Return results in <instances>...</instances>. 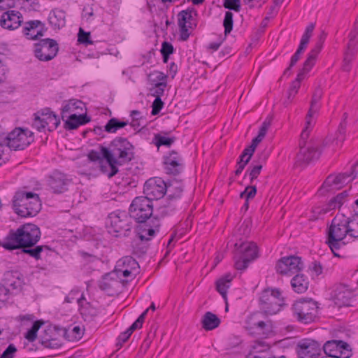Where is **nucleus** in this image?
<instances>
[{
	"instance_id": "423d86ee",
	"label": "nucleus",
	"mask_w": 358,
	"mask_h": 358,
	"mask_svg": "<svg viewBox=\"0 0 358 358\" xmlns=\"http://www.w3.org/2000/svg\"><path fill=\"white\" fill-rule=\"evenodd\" d=\"M109 234L115 237H126L132 227V218L126 211L115 210L110 213L106 221Z\"/></svg>"
},
{
	"instance_id": "393cba45",
	"label": "nucleus",
	"mask_w": 358,
	"mask_h": 358,
	"mask_svg": "<svg viewBox=\"0 0 358 358\" xmlns=\"http://www.w3.org/2000/svg\"><path fill=\"white\" fill-rule=\"evenodd\" d=\"M352 297V291L346 285H341L335 291L334 303L338 307L348 306L350 305Z\"/></svg>"
},
{
	"instance_id": "338daca9",
	"label": "nucleus",
	"mask_w": 358,
	"mask_h": 358,
	"mask_svg": "<svg viewBox=\"0 0 358 358\" xmlns=\"http://www.w3.org/2000/svg\"><path fill=\"white\" fill-rule=\"evenodd\" d=\"M354 57H355V56L348 55L345 54L344 60H343V62H344L343 70L344 71H350V64L353 60Z\"/></svg>"
},
{
	"instance_id": "39448f33",
	"label": "nucleus",
	"mask_w": 358,
	"mask_h": 358,
	"mask_svg": "<svg viewBox=\"0 0 358 358\" xmlns=\"http://www.w3.org/2000/svg\"><path fill=\"white\" fill-rule=\"evenodd\" d=\"M173 184L169 185L161 178H152L148 180L143 188V193L150 201L152 200H158L162 199L166 192L168 194V198L170 200L178 199L180 198L182 189L180 186L177 187V193L172 194Z\"/></svg>"
},
{
	"instance_id": "f03ea898",
	"label": "nucleus",
	"mask_w": 358,
	"mask_h": 358,
	"mask_svg": "<svg viewBox=\"0 0 358 358\" xmlns=\"http://www.w3.org/2000/svg\"><path fill=\"white\" fill-rule=\"evenodd\" d=\"M134 147L126 138L117 137L113 139L108 147L101 146L103 158L109 166L110 171L107 172L108 178L115 176L119 166H122L134 158ZM103 172L106 173L103 166H101Z\"/></svg>"
},
{
	"instance_id": "a19ab883",
	"label": "nucleus",
	"mask_w": 358,
	"mask_h": 358,
	"mask_svg": "<svg viewBox=\"0 0 358 358\" xmlns=\"http://www.w3.org/2000/svg\"><path fill=\"white\" fill-rule=\"evenodd\" d=\"M234 15L231 11H227L223 21V26L224 27V34L228 35L233 29L234 25Z\"/></svg>"
},
{
	"instance_id": "603ef678",
	"label": "nucleus",
	"mask_w": 358,
	"mask_h": 358,
	"mask_svg": "<svg viewBox=\"0 0 358 358\" xmlns=\"http://www.w3.org/2000/svg\"><path fill=\"white\" fill-rule=\"evenodd\" d=\"M94 15V9L90 6H86L83 8L82 12V18L87 22H91L93 20Z\"/></svg>"
},
{
	"instance_id": "72a5a7b5",
	"label": "nucleus",
	"mask_w": 358,
	"mask_h": 358,
	"mask_svg": "<svg viewBox=\"0 0 358 358\" xmlns=\"http://www.w3.org/2000/svg\"><path fill=\"white\" fill-rule=\"evenodd\" d=\"M127 124V121H121L115 117H113L104 126V131L108 133H115L118 129L124 127Z\"/></svg>"
},
{
	"instance_id": "37998d69",
	"label": "nucleus",
	"mask_w": 358,
	"mask_h": 358,
	"mask_svg": "<svg viewBox=\"0 0 358 358\" xmlns=\"http://www.w3.org/2000/svg\"><path fill=\"white\" fill-rule=\"evenodd\" d=\"M148 312V309H146L138 317V319L127 329V331L129 332L131 335L132 333L137 329H140L142 327L143 323L145 320V317Z\"/></svg>"
},
{
	"instance_id": "c85d7f7f",
	"label": "nucleus",
	"mask_w": 358,
	"mask_h": 358,
	"mask_svg": "<svg viewBox=\"0 0 358 358\" xmlns=\"http://www.w3.org/2000/svg\"><path fill=\"white\" fill-rule=\"evenodd\" d=\"M220 322V318L215 314L209 311L204 314L201 320L202 327L206 331L217 328Z\"/></svg>"
},
{
	"instance_id": "dca6fc26",
	"label": "nucleus",
	"mask_w": 358,
	"mask_h": 358,
	"mask_svg": "<svg viewBox=\"0 0 358 358\" xmlns=\"http://www.w3.org/2000/svg\"><path fill=\"white\" fill-rule=\"evenodd\" d=\"M322 348L324 352L329 358H338L339 357H350L351 356L350 345L343 341H328L324 344Z\"/></svg>"
},
{
	"instance_id": "20e7f679",
	"label": "nucleus",
	"mask_w": 358,
	"mask_h": 358,
	"mask_svg": "<svg viewBox=\"0 0 358 358\" xmlns=\"http://www.w3.org/2000/svg\"><path fill=\"white\" fill-rule=\"evenodd\" d=\"M12 202L14 211L23 217H34L41 208L38 194L24 190L16 192Z\"/></svg>"
},
{
	"instance_id": "de8ad7c7",
	"label": "nucleus",
	"mask_w": 358,
	"mask_h": 358,
	"mask_svg": "<svg viewBox=\"0 0 358 358\" xmlns=\"http://www.w3.org/2000/svg\"><path fill=\"white\" fill-rule=\"evenodd\" d=\"M315 57L310 54H308V56L306 60L303 63V69L299 73H303V78L306 73H307L311 68L313 66L315 61Z\"/></svg>"
},
{
	"instance_id": "9d476101",
	"label": "nucleus",
	"mask_w": 358,
	"mask_h": 358,
	"mask_svg": "<svg viewBox=\"0 0 358 358\" xmlns=\"http://www.w3.org/2000/svg\"><path fill=\"white\" fill-rule=\"evenodd\" d=\"M317 308V303L312 299L297 301L292 306L294 315L303 324H309L315 320Z\"/></svg>"
},
{
	"instance_id": "58836bf2",
	"label": "nucleus",
	"mask_w": 358,
	"mask_h": 358,
	"mask_svg": "<svg viewBox=\"0 0 358 358\" xmlns=\"http://www.w3.org/2000/svg\"><path fill=\"white\" fill-rule=\"evenodd\" d=\"M43 324V322L40 321H36L34 322L31 328L27 331V332L25 334V338L27 339L30 342L34 341L37 338V332L41 325Z\"/></svg>"
},
{
	"instance_id": "a878e982",
	"label": "nucleus",
	"mask_w": 358,
	"mask_h": 358,
	"mask_svg": "<svg viewBox=\"0 0 358 358\" xmlns=\"http://www.w3.org/2000/svg\"><path fill=\"white\" fill-rule=\"evenodd\" d=\"M322 96V90L320 87H317L314 93L312 96V99L310 101V106L307 113V123L308 124H310V118L313 117L314 115L317 113L320 108V101Z\"/></svg>"
},
{
	"instance_id": "6e6d98bb",
	"label": "nucleus",
	"mask_w": 358,
	"mask_h": 358,
	"mask_svg": "<svg viewBox=\"0 0 358 358\" xmlns=\"http://www.w3.org/2000/svg\"><path fill=\"white\" fill-rule=\"evenodd\" d=\"M164 103L159 97L155 98L152 104V115H157L163 108Z\"/></svg>"
},
{
	"instance_id": "f704fd0d",
	"label": "nucleus",
	"mask_w": 358,
	"mask_h": 358,
	"mask_svg": "<svg viewBox=\"0 0 358 358\" xmlns=\"http://www.w3.org/2000/svg\"><path fill=\"white\" fill-rule=\"evenodd\" d=\"M176 141V137H167L161 134H157L153 138L155 145L159 148L161 146L170 147Z\"/></svg>"
},
{
	"instance_id": "5701e85b",
	"label": "nucleus",
	"mask_w": 358,
	"mask_h": 358,
	"mask_svg": "<svg viewBox=\"0 0 358 358\" xmlns=\"http://www.w3.org/2000/svg\"><path fill=\"white\" fill-rule=\"evenodd\" d=\"M46 31L45 24L40 20H31L25 23L23 33L27 39H37L43 36Z\"/></svg>"
},
{
	"instance_id": "a211bd4d",
	"label": "nucleus",
	"mask_w": 358,
	"mask_h": 358,
	"mask_svg": "<svg viewBox=\"0 0 358 358\" xmlns=\"http://www.w3.org/2000/svg\"><path fill=\"white\" fill-rule=\"evenodd\" d=\"M299 358H320L321 356V345L311 339H303L296 345Z\"/></svg>"
},
{
	"instance_id": "052dcab7",
	"label": "nucleus",
	"mask_w": 358,
	"mask_h": 358,
	"mask_svg": "<svg viewBox=\"0 0 358 358\" xmlns=\"http://www.w3.org/2000/svg\"><path fill=\"white\" fill-rule=\"evenodd\" d=\"M88 159L92 162L101 161L104 159L102 157L101 152H99L96 150H92L87 155Z\"/></svg>"
},
{
	"instance_id": "4c0bfd02",
	"label": "nucleus",
	"mask_w": 358,
	"mask_h": 358,
	"mask_svg": "<svg viewBox=\"0 0 358 358\" xmlns=\"http://www.w3.org/2000/svg\"><path fill=\"white\" fill-rule=\"evenodd\" d=\"M262 169V165H261V164H256V165L251 164L248 167L247 171L245 173V178L248 175L250 177V182L252 184L254 182V180L260 174Z\"/></svg>"
},
{
	"instance_id": "69168bd1",
	"label": "nucleus",
	"mask_w": 358,
	"mask_h": 358,
	"mask_svg": "<svg viewBox=\"0 0 358 358\" xmlns=\"http://www.w3.org/2000/svg\"><path fill=\"white\" fill-rule=\"evenodd\" d=\"M354 57H355V56L348 55L345 54L344 60H343V62H344L343 70L344 71H350V64L353 60Z\"/></svg>"
},
{
	"instance_id": "aec40b11",
	"label": "nucleus",
	"mask_w": 358,
	"mask_h": 358,
	"mask_svg": "<svg viewBox=\"0 0 358 358\" xmlns=\"http://www.w3.org/2000/svg\"><path fill=\"white\" fill-rule=\"evenodd\" d=\"M353 174L354 171H352L350 173H339L337 176L330 175L324 182L322 189H325L327 192L338 189L355 178V176H354L352 179H349Z\"/></svg>"
},
{
	"instance_id": "473e14b6",
	"label": "nucleus",
	"mask_w": 358,
	"mask_h": 358,
	"mask_svg": "<svg viewBox=\"0 0 358 358\" xmlns=\"http://www.w3.org/2000/svg\"><path fill=\"white\" fill-rule=\"evenodd\" d=\"M232 279L231 274H227L216 282V289L225 301L227 299V290L231 286Z\"/></svg>"
},
{
	"instance_id": "f8f14e48",
	"label": "nucleus",
	"mask_w": 358,
	"mask_h": 358,
	"mask_svg": "<svg viewBox=\"0 0 358 358\" xmlns=\"http://www.w3.org/2000/svg\"><path fill=\"white\" fill-rule=\"evenodd\" d=\"M59 124V117L48 108L36 113L32 124L33 127L39 131H41L45 128H47L49 131H52L56 129Z\"/></svg>"
},
{
	"instance_id": "4468645a",
	"label": "nucleus",
	"mask_w": 358,
	"mask_h": 358,
	"mask_svg": "<svg viewBox=\"0 0 358 358\" xmlns=\"http://www.w3.org/2000/svg\"><path fill=\"white\" fill-rule=\"evenodd\" d=\"M303 268L301 258L297 256L282 257L275 265L276 272L282 275H291L301 271Z\"/></svg>"
},
{
	"instance_id": "b1692460",
	"label": "nucleus",
	"mask_w": 358,
	"mask_h": 358,
	"mask_svg": "<svg viewBox=\"0 0 358 358\" xmlns=\"http://www.w3.org/2000/svg\"><path fill=\"white\" fill-rule=\"evenodd\" d=\"M5 285L10 289V294L20 292L24 285L22 275L18 272H8L4 280Z\"/></svg>"
},
{
	"instance_id": "3c124183",
	"label": "nucleus",
	"mask_w": 358,
	"mask_h": 358,
	"mask_svg": "<svg viewBox=\"0 0 358 358\" xmlns=\"http://www.w3.org/2000/svg\"><path fill=\"white\" fill-rule=\"evenodd\" d=\"M223 6L229 10L239 12L241 10V0H224Z\"/></svg>"
},
{
	"instance_id": "e2e57ef3",
	"label": "nucleus",
	"mask_w": 358,
	"mask_h": 358,
	"mask_svg": "<svg viewBox=\"0 0 358 358\" xmlns=\"http://www.w3.org/2000/svg\"><path fill=\"white\" fill-rule=\"evenodd\" d=\"M131 336V334L127 331V330L120 334L117 338V345L122 346Z\"/></svg>"
},
{
	"instance_id": "5fc2aeb1",
	"label": "nucleus",
	"mask_w": 358,
	"mask_h": 358,
	"mask_svg": "<svg viewBox=\"0 0 358 358\" xmlns=\"http://www.w3.org/2000/svg\"><path fill=\"white\" fill-rule=\"evenodd\" d=\"M17 352V348L14 344H10L3 352L0 358H14Z\"/></svg>"
},
{
	"instance_id": "412c9836",
	"label": "nucleus",
	"mask_w": 358,
	"mask_h": 358,
	"mask_svg": "<svg viewBox=\"0 0 358 358\" xmlns=\"http://www.w3.org/2000/svg\"><path fill=\"white\" fill-rule=\"evenodd\" d=\"M21 13L16 10H8L3 13L0 19V25L9 30L18 28L22 22Z\"/></svg>"
},
{
	"instance_id": "0eeeda50",
	"label": "nucleus",
	"mask_w": 358,
	"mask_h": 358,
	"mask_svg": "<svg viewBox=\"0 0 358 358\" xmlns=\"http://www.w3.org/2000/svg\"><path fill=\"white\" fill-rule=\"evenodd\" d=\"M150 221L152 222V225L149 228L147 226L141 227L137 232L136 237L131 242L132 253L138 257L146 254L149 248L148 242L155 236L159 227L157 219L151 220Z\"/></svg>"
},
{
	"instance_id": "1a4fd4ad",
	"label": "nucleus",
	"mask_w": 358,
	"mask_h": 358,
	"mask_svg": "<svg viewBox=\"0 0 358 358\" xmlns=\"http://www.w3.org/2000/svg\"><path fill=\"white\" fill-rule=\"evenodd\" d=\"M234 254L235 267L237 270H245L248 264L258 257V250L254 242L236 243Z\"/></svg>"
},
{
	"instance_id": "864d4df0",
	"label": "nucleus",
	"mask_w": 358,
	"mask_h": 358,
	"mask_svg": "<svg viewBox=\"0 0 358 358\" xmlns=\"http://www.w3.org/2000/svg\"><path fill=\"white\" fill-rule=\"evenodd\" d=\"M259 315L260 314L259 313H254L247 317L245 323L248 329H252L256 327V323L259 320Z\"/></svg>"
},
{
	"instance_id": "49530a36",
	"label": "nucleus",
	"mask_w": 358,
	"mask_h": 358,
	"mask_svg": "<svg viewBox=\"0 0 358 358\" xmlns=\"http://www.w3.org/2000/svg\"><path fill=\"white\" fill-rule=\"evenodd\" d=\"M149 78L152 81V85L166 82L167 83V76L160 71H155L149 75Z\"/></svg>"
},
{
	"instance_id": "c756f323",
	"label": "nucleus",
	"mask_w": 358,
	"mask_h": 358,
	"mask_svg": "<svg viewBox=\"0 0 358 358\" xmlns=\"http://www.w3.org/2000/svg\"><path fill=\"white\" fill-rule=\"evenodd\" d=\"M117 274L113 271L110 273L105 274L102 280L99 282V287L102 290L109 291L110 289H113L116 285H118L120 280H117Z\"/></svg>"
},
{
	"instance_id": "774afa93",
	"label": "nucleus",
	"mask_w": 358,
	"mask_h": 358,
	"mask_svg": "<svg viewBox=\"0 0 358 358\" xmlns=\"http://www.w3.org/2000/svg\"><path fill=\"white\" fill-rule=\"evenodd\" d=\"M13 5V0H0V10L11 8Z\"/></svg>"
},
{
	"instance_id": "cd10ccee",
	"label": "nucleus",
	"mask_w": 358,
	"mask_h": 358,
	"mask_svg": "<svg viewBox=\"0 0 358 358\" xmlns=\"http://www.w3.org/2000/svg\"><path fill=\"white\" fill-rule=\"evenodd\" d=\"M48 20L51 26L55 29H61L66 24V14L60 9H55L50 12Z\"/></svg>"
},
{
	"instance_id": "4d7b16f0",
	"label": "nucleus",
	"mask_w": 358,
	"mask_h": 358,
	"mask_svg": "<svg viewBox=\"0 0 358 358\" xmlns=\"http://www.w3.org/2000/svg\"><path fill=\"white\" fill-rule=\"evenodd\" d=\"M162 55H171L174 51L173 46L171 43L164 41L162 43V48H161Z\"/></svg>"
},
{
	"instance_id": "2f4dec72",
	"label": "nucleus",
	"mask_w": 358,
	"mask_h": 358,
	"mask_svg": "<svg viewBox=\"0 0 358 358\" xmlns=\"http://www.w3.org/2000/svg\"><path fill=\"white\" fill-rule=\"evenodd\" d=\"M83 102L80 100L71 99L64 103L62 108V118L64 120L67 115L73 114L78 109L83 110Z\"/></svg>"
},
{
	"instance_id": "09e8293b",
	"label": "nucleus",
	"mask_w": 358,
	"mask_h": 358,
	"mask_svg": "<svg viewBox=\"0 0 358 358\" xmlns=\"http://www.w3.org/2000/svg\"><path fill=\"white\" fill-rule=\"evenodd\" d=\"M305 50V49L302 48V47H299L296 52L294 54V55L291 58L290 64L288 68H287L285 71L284 74L287 75L289 73L290 69L296 64V62L300 59L301 55L303 53V52Z\"/></svg>"
},
{
	"instance_id": "f257e3e1",
	"label": "nucleus",
	"mask_w": 358,
	"mask_h": 358,
	"mask_svg": "<svg viewBox=\"0 0 358 358\" xmlns=\"http://www.w3.org/2000/svg\"><path fill=\"white\" fill-rule=\"evenodd\" d=\"M41 235L40 228L37 225L27 223L15 231L10 230L1 245L8 250L22 248L24 253L38 260L41 259V254L43 249H49L46 245H37L31 248L38 242Z\"/></svg>"
},
{
	"instance_id": "f3484780",
	"label": "nucleus",
	"mask_w": 358,
	"mask_h": 358,
	"mask_svg": "<svg viewBox=\"0 0 358 358\" xmlns=\"http://www.w3.org/2000/svg\"><path fill=\"white\" fill-rule=\"evenodd\" d=\"M138 268V263L133 257L126 256L117 261L114 271L117 278L123 281V278H134Z\"/></svg>"
},
{
	"instance_id": "a18cd8bd",
	"label": "nucleus",
	"mask_w": 358,
	"mask_h": 358,
	"mask_svg": "<svg viewBox=\"0 0 358 358\" xmlns=\"http://www.w3.org/2000/svg\"><path fill=\"white\" fill-rule=\"evenodd\" d=\"M166 85L167 83L166 82L154 83V87L150 90L152 96H155V98H161L164 95Z\"/></svg>"
},
{
	"instance_id": "e433bc0d",
	"label": "nucleus",
	"mask_w": 358,
	"mask_h": 358,
	"mask_svg": "<svg viewBox=\"0 0 358 358\" xmlns=\"http://www.w3.org/2000/svg\"><path fill=\"white\" fill-rule=\"evenodd\" d=\"M257 194V187L255 185H248L245 187V190L240 194V197L245 199L244 207L247 209L248 208V201L253 199Z\"/></svg>"
},
{
	"instance_id": "0e129e2a",
	"label": "nucleus",
	"mask_w": 358,
	"mask_h": 358,
	"mask_svg": "<svg viewBox=\"0 0 358 358\" xmlns=\"http://www.w3.org/2000/svg\"><path fill=\"white\" fill-rule=\"evenodd\" d=\"M271 125V121L266 120L262 124L258 134L264 137L266 136L267 130Z\"/></svg>"
},
{
	"instance_id": "9b49d317",
	"label": "nucleus",
	"mask_w": 358,
	"mask_h": 358,
	"mask_svg": "<svg viewBox=\"0 0 358 358\" xmlns=\"http://www.w3.org/2000/svg\"><path fill=\"white\" fill-rule=\"evenodd\" d=\"M152 212V202L145 196L136 197L129 207V215L139 223L150 219Z\"/></svg>"
},
{
	"instance_id": "7c9ffc66",
	"label": "nucleus",
	"mask_w": 358,
	"mask_h": 358,
	"mask_svg": "<svg viewBox=\"0 0 358 358\" xmlns=\"http://www.w3.org/2000/svg\"><path fill=\"white\" fill-rule=\"evenodd\" d=\"M291 285L294 292L301 294L307 290L309 282L304 275L297 274L292 279Z\"/></svg>"
},
{
	"instance_id": "bf43d9fd",
	"label": "nucleus",
	"mask_w": 358,
	"mask_h": 358,
	"mask_svg": "<svg viewBox=\"0 0 358 358\" xmlns=\"http://www.w3.org/2000/svg\"><path fill=\"white\" fill-rule=\"evenodd\" d=\"M180 28V38L182 41H185L189 36L187 26L186 24H178Z\"/></svg>"
},
{
	"instance_id": "13d9d810",
	"label": "nucleus",
	"mask_w": 358,
	"mask_h": 358,
	"mask_svg": "<svg viewBox=\"0 0 358 358\" xmlns=\"http://www.w3.org/2000/svg\"><path fill=\"white\" fill-rule=\"evenodd\" d=\"M10 294V289L6 285L0 284V301L3 302L6 301Z\"/></svg>"
},
{
	"instance_id": "ea45409f",
	"label": "nucleus",
	"mask_w": 358,
	"mask_h": 358,
	"mask_svg": "<svg viewBox=\"0 0 358 358\" xmlns=\"http://www.w3.org/2000/svg\"><path fill=\"white\" fill-rule=\"evenodd\" d=\"M196 12L193 8L182 10L178 13V24H186L192 18V13Z\"/></svg>"
},
{
	"instance_id": "2eb2a0df",
	"label": "nucleus",
	"mask_w": 358,
	"mask_h": 358,
	"mask_svg": "<svg viewBox=\"0 0 358 358\" xmlns=\"http://www.w3.org/2000/svg\"><path fill=\"white\" fill-rule=\"evenodd\" d=\"M163 166L165 173L172 176L180 174L185 168L182 157L175 150L169 152L163 157Z\"/></svg>"
},
{
	"instance_id": "7ed1b4c3",
	"label": "nucleus",
	"mask_w": 358,
	"mask_h": 358,
	"mask_svg": "<svg viewBox=\"0 0 358 358\" xmlns=\"http://www.w3.org/2000/svg\"><path fill=\"white\" fill-rule=\"evenodd\" d=\"M347 235L351 238H358V222L350 220L344 215L336 216L328 228L326 241L334 256L340 257L336 251L346 245L344 238Z\"/></svg>"
},
{
	"instance_id": "8fccbe9b",
	"label": "nucleus",
	"mask_w": 358,
	"mask_h": 358,
	"mask_svg": "<svg viewBox=\"0 0 358 358\" xmlns=\"http://www.w3.org/2000/svg\"><path fill=\"white\" fill-rule=\"evenodd\" d=\"M78 37V41L80 43L86 45L93 44V41L90 39V33L84 31L81 28H80Z\"/></svg>"
},
{
	"instance_id": "c03bdc74",
	"label": "nucleus",
	"mask_w": 358,
	"mask_h": 358,
	"mask_svg": "<svg viewBox=\"0 0 358 358\" xmlns=\"http://www.w3.org/2000/svg\"><path fill=\"white\" fill-rule=\"evenodd\" d=\"M313 124V120L310 118V124H308L307 120L306 121V127L303 129L301 134V138L299 141V148H301V145H308L307 139L308 138L309 134L310 131V128Z\"/></svg>"
},
{
	"instance_id": "c9c22d12",
	"label": "nucleus",
	"mask_w": 358,
	"mask_h": 358,
	"mask_svg": "<svg viewBox=\"0 0 358 358\" xmlns=\"http://www.w3.org/2000/svg\"><path fill=\"white\" fill-rule=\"evenodd\" d=\"M303 80V73H298L296 78L294 80L289 89L287 100L292 101V99L298 93V90L300 87V83Z\"/></svg>"
},
{
	"instance_id": "4be33fe9",
	"label": "nucleus",
	"mask_w": 358,
	"mask_h": 358,
	"mask_svg": "<svg viewBox=\"0 0 358 358\" xmlns=\"http://www.w3.org/2000/svg\"><path fill=\"white\" fill-rule=\"evenodd\" d=\"M70 180L61 172L55 171L48 180V185L54 193H62L67 190Z\"/></svg>"
},
{
	"instance_id": "79ce46f5",
	"label": "nucleus",
	"mask_w": 358,
	"mask_h": 358,
	"mask_svg": "<svg viewBox=\"0 0 358 358\" xmlns=\"http://www.w3.org/2000/svg\"><path fill=\"white\" fill-rule=\"evenodd\" d=\"M344 201L345 199L342 198L341 196L337 194L335 197L329 201L328 203L327 208L325 210L324 213H327L329 210L340 208Z\"/></svg>"
},
{
	"instance_id": "6e6552de",
	"label": "nucleus",
	"mask_w": 358,
	"mask_h": 358,
	"mask_svg": "<svg viewBox=\"0 0 358 358\" xmlns=\"http://www.w3.org/2000/svg\"><path fill=\"white\" fill-rule=\"evenodd\" d=\"M259 308L266 315L279 313L284 305V299L278 289H265L259 296Z\"/></svg>"
},
{
	"instance_id": "ddd939ff",
	"label": "nucleus",
	"mask_w": 358,
	"mask_h": 358,
	"mask_svg": "<svg viewBox=\"0 0 358 358\" xmlns=\"http://www.w3.org/2000/svg\"><path fill=\"white\" fill-rule=\"evenodd\" d=\"M57 41L51 38L42 39L34 44V55L40 61H50L55 58L58 52Z\"/></svg>"
},
{
	"instance_id": "6ab92c4d",
	"label": "nucleus",
	"mask_w": 358,
	"mask_h": 358,
	"mask_svg": "<svg viewBox=\"0 0 358 358\" xmlns=\"http://www.w3.org/2000/svg\"><path fill=\"white\" fill-rule=\"evenodd\" d=\"M321 154V150L314 143L309 142L308 145H301L296 155V162L299 164H308L317 159Z\"/></svg>"
},
{
	"instance_id": "bb28decb",
	"label": "nucleus",
	"mask_w": 358,
	"mask_h": 358,
	"mask_svg": "<svg viewBox=\"0 0 358 358\" xmlns=\"http://www.w3.org/2000/svg\"><path fill=\"white\" fill-rule=\"evenodd\" d=\"M64 122V128L69 130L76 129L79 126L90 122V118L86 115H77L76 113L67 115Z\"/></svg>"
},
{
	"instance_id": "680f3d73",
	"label": "nucleus",
	"mask_w": 358,
	"mask_h": 358,
	"mask_svg": "<svg viewBox=\"0 0 358 358\" xmlns=\"http://www.w3.org/2000/svg\"><path fill=\"white\" fill-rule=\"evenodd\" d=\"M350 43L357 44L358 43V27H353L349 34Z\"/></svg>"
}]
</instances>
